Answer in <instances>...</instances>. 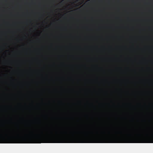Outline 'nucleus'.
Wrapping results in <instances>:
<instances>
[{
    "label": "nucleus",
    "mask_w": 153,
    "mask_h": 153,
    "mask_svg": "<svg viewBox=\"0 0 153 153\" xmlns=\"http://www.w3.org/2000/svg\"><path fill=\"white\" fill-rule=\"evenodd\" d=\"M123 93H124V96L122 97H125L128 94V92L126 91H123Z\"/></svg>",
    "instance_id": "obj_1"
},
{
    "label": "nucleus",
    "mask_w": 153,
    "mask_h": 153,
    "mask_svg": "<svg viewBox=\"0 0 153 153\" xmlns=\"http://www.w3.org/2000/svg\"><path fill=\"white\" fill-rule=\"evenodd\" d=\"M123 119H124L125 120H126V117H123Z\"/></svg>",
    "instance_id": "obj_2"
},
{
    "label": "nucleus",
    "mask_w": 153,
    "mask_h": 153,
    "mask_svg": "<svg viewBox=\"0 0 153 153\" xmlns=\"http://www.w3.org/2000/svg\"><path fill=\"white\" fill-rule=\"evenodd\" d=\"M134 11H136V10H134Z\"/></svg>",
    "instance_id": "obj_3"
},
{
    "label": "nucleus",
    "mask_w": 153,
    "mask_h": 153,
    "mask_svg": "<svg viewBox=\"0 0 153 153\" xmlns=\"http://www.w3.org/2000/svg\"><path fill=\"white\" fill-rule=\"evenodd\" d=\"M134 37H136V36H134Z\"/></svg>",
    "instance_id": "obj_4"
},
{
    "label": "nucleus",
    "mask_w": 153,
    "mask_h": 153,
    "mask_svg": "<svg viewBox=\"0 0 153 153\" xmlns=\"http://www.w3.org/2000/svg\"><path fill=\"white\" fill-rule=\"evenodd\" d=\"M134 59H136V58H134Z\"/></svg>",
    "instance_id": "obj_5"
}]
</instances>
